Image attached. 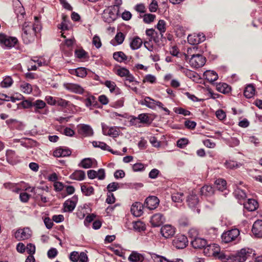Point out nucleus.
Returning a JSON list of instances; mask_svg holds the SVG:
<instances>
[{
  "mask_svg": "<svg viewBox=\"0 0 262 262\" xmlns=\"http://www.w3.org/2000/svg\"><path fill=\"white\" fill-rule=\"evenodd\" d=\"M165 221V219L161 213L155 214L150 219V223L154 227L160 226Z\"/></svg>",
  "mask_w": 262,
  "mask_h": 262,
  "instance_id": "16",
  "label": "nucleus"
},
{
  "mask_svg": "<svg viewBox=\"0 0 262 262\" xmlns=\"http://www.w3.org/2000/svg\"><path fill=\"white\" fill-rule=\"evenodd\" d=\"M249 253L246 249H242L240 251L238 252L235 256L234 262H244L247 258Z\"/></svg>",
  "mask_w": 262,
  "mask_h": 262,
  "instance_id": "21",
  "label": "nucleus"
},
{
  "mask_svg": "<svg viewBox=\"0 0 262 262\" xmlns=\"http://www.w3.org/2000/svg\"><path fill=\"white\" fill-rule=\"evenodd\" d=\"M138 120H140V123H148L149 122V117L147 114L143 113L138 115Z\"/></svg>",
  "mask_w": 262,
  "mask_h": 262,
  "instance_id": "54",
  "label": "nucleus"
},
{
  "mask_svg": "<svg viewBox=\"0 0 262 262\" xmlns=\"http://www.w3.org/2000/svg\"><path fill=\"white\" fill-rule=\"evenodd\" d=\"M113 57L116 61L121 62L127 59L126 55L121 51L116 52L113 54Z\"/></svg>",
  "mask_w": 262,
  "mask_h": 262,
  "instance_id": "38",
  "label": "nucleus"
},
{
  "mask_svg": "<svg viewBox=\"0 0 262 262\" xmlns=\"http://www.w3.org/2000/svg\"><path fill=\"white\" fill-rule=\"evenodd\" d=\"M129 71L124 68L118 69L116 71V74L120 77H125L129 74Z\"/></svg>",
  "mask_w": 262,
  "mask_h": 262,
  "instance_id": "61",
  "label": "nucleus"
},
{
  "mask_svg": "<svg viewBox=\"0 0 262 262\" xmlns=\"http://www.w3.org/2000/svg\"><path fill=\"white\" fill-rule=\"evenodd\" d=\"M226 181L223 179H219L215 181L216 188L221 191L226 189Z\"/></svg>",
  "mask_w": 262,
  "mask_h": 262,
  "instance_id": "35",
  "label": "nucleus"
},
{
  "mask_svg": "<svg viewBox=\"0 0 262 262\" xmlns=\"http://www.w3.org/2000/svg\"><path fill=\"white\" fill-rule=\"evenodd\" d=\"M146 34L147 36L151 37V39L154 40L155 42H158L159 41V39L155 37V35L158 34V32H156L153 29H149L146 30Z\"/></svg>",
  "mask_w": 262,
  "mask_h": 262,
  "instance_id": "46",
  "label": "nucleus"
},
{
  "mask_svg": "<svg viewBox=\"0 0 262 262\" xmlns=\"http://www.w3.org/2000/svg\"><path fill=\"white\" fill-rule=\"evenodd\" d=\"M71 154V151L66 148L59 147L53 152V156L56 157L69 156Z\"/></svg>",
  "mask_w": 262,
  "mask_h": 262,
  "instance_id": "22",
  "label": "nucleus"
},
{
  "mask_svg": "<svg viewBox=\"0 0 262 262\" xmlns=\"http://www.w3.org/2000/svg\"><path fill=\"white\" fill-rule=\"evenodd\" d=\"M92 43L97 49L100 48L102 46L101 39L100 37L97 35H95L93 37L92 40Z\"/></svg>",
  "mask_w": 262,
  "mask_h": 262,
  "instance_id": "59",
  "label": "nucleus"
},
{
  "mask_svg": "<svg viewBox=\"0 0 262 262\" xmlns=\"http://www.w3.org/2000/svg\"><path fill=\"white\" fill-rule=\"evenodd\" d=\"M39 17H34L35 22L32 24L29 21L25 9L22 4L17 3V23L21 26V38L26 44H29L35 40L37 31L41 30Z\"/></svg>",
  "mask_w": 262,
  "mask_h": 262,
  "instance_id": "1",
  "label": "nucleus"
},
{
  "mask_svg": "<svg viewBox=\"0 0 262 262\" xmlns=\"http://www.w3.org/2000/svg\"><path fill=\"white\" fill-rule=\"evenodd\" d=\"M255 93V89L252 85H249L246 87L244 94L248 98H250L253 96Z\"/></svg>",
  "mask_w": 262,
  "mask_h": 262,
  "instance_id": "37",
  "label": "nucleus"
},
{
  "mask_svg": "<svg viewBox=\"0 0 262 262\" xmlns=\"http://www.w3.org/2000/svg\"><path fill=\"white\" fill-rule=\"evenodd\" d=\"M142 41L138 37H136L132 40L130 42V47L133 50L138 49L142 45Z\"/></svg>",
  "mask_w": 262,
  "mask_h": 262,
  "instance_id": "33",
  "label": "nucleus"
},
{
  "mask_svg": "<svg viewBox=\"0 0 262 262\" xmlns=\"http://www.w3.org/2000/svg\"><path fill=\"white\" fill-rule=\"evenodd\" d=\"M216 88L217 91L223 94L228 93L231 91V88L225 83H218L216 86Z\"/></svg>",
  "mask_w": 262,
  "mask_h": 262,
  "instance_id": "31",
  "label": "nucleus"
},
{
  "mask_svg": "<svg viewBox=\"0 0 262 262\" xmlns=\"http://www.w3.org/2000/svg\"><path fill=\"white\" fill-rule=\"evenodd\" d=\"M75 54L76 57L79 59H85L88 57V53L83 49L76 50Z\"/></svg>",
  "mask_w": 262,
  "mask_h": 262,
  "instance_id": "48",
  "label": "nucleus"
},
{
  "mask_svg": "<svg viewBox=\"0 0 262 262\" xmlns=\"http://www.w3.org/2000/svg\"><path fill=\"white\" fill-rule=\"evenodd\" d=\"M204 76L205 78L210 82H213L216 80L218 78V75L217 73L213 71L208 70L204 73Z\"/></svg>",
  "mask_w": 262,
  "mask_h": 262,
  "instance_id": "29",
  "label": "nucleus"
},
{
  "mask_svg": "<svg viewBox=\"0 0 262 262\" xmlns=\"http://www.w3.org/2000/svg\"><path fill=\"white\" fill-rule=\"evenodd\" d=\"M6 157L7 161L11 164H15V153L14 151L8 150L6 152Z\"/></svg>",
  "mask_w": 262,
  "mask_h": 262,
  "instance_id": "36",
  "label": "nucleus"
},
{
  "mask_svg": "<svg viewBox=\"0 0 262 262\" xmlns=\"http://www.w3.org/2000/svg\"><path fill=\"white\" fill-rule=\"evenodd\" d=\"M78 201V196L74 195L71 199L67 200L63 204L65 211H72L75 208Z\"/></svg>",
  "mask_w": 262,
  "mask_h": 262,
  "instance_id": "15",
  "label": "nucleus"
},
{
  "mask_svg": "<svg viewBox=\"0 0 262 262\" xmlns=\"http://www.w3.org/2000/svg\"><path fill=\"white\" fill-rule=\"evenodd\" d=\"M119 8L116 6H110L106 8L102 14L103 20L107 23L113 22L117 17Z\"/></svg>",
  "mask_w": 262,
  "mask_h": 262,
  "instance_id": "2",
  "label": "nucleus"
},
{
  "mask_svg": "<svg viewBox=\"0 0 262 262\" xmlns=\"http://www.w3.org/2000/svg\"><path fill=\"white\" fill-rule=\"evenodd\" d=\"M156 100L150 97H145L143 100H141L139 103L142 105H145L148 108L152 110L156 109Z\"/></svg>",
  "mask_w": 262,
  "mask_h": 262,
  "instance_id": "20",
  "label": "nucleus"
},
{
  "mask_svg": "<svg viewBox=\"0 0 262 262\" xmlns=\"http://www.w3.org/2000/svg\"><path fill=\"white\" fill-rule=\"evenodd\" d=\"M143 82H149L154 83L156 81V77L152 75L148 74L145 76L143 80Z\"/></svg>",
  "mask_w": 262,
  "mask_h": 262,
  "instance_id": "60",
  "label": "nucleus"
},
{
  "mask_svg": "<svg viewBox=\"0 0 262 262\" xmlns=\"http://www.w3.org/2000/svg\"><path fill=\"white\" fill-rule=\"evenodd\" d=\"M244 205L245 208L249 211L255 210L258 207V203L254 199H248Z\"/></svg>",
  "mask_w": 262,
  "mask_h": 262,
  "instance_id": "25",
  "label": "nucleus"
},
{
  "mask_svg": "<svg viewBox=\"0 0 262 262\" xmlns=\"http://www.w3.org/2000/svg\"><path fill=\"white\" fill-rule=\"evenodd\" d=\"M239 231L237 229H232L223 233L221 236L222 242L229 243L239 239Z\"/></svg>",
  "mask_w": 262,
  "mask_h": 262,
  "instance_id": "3",
  "label": "nucleus"
},
{
  "mask_svg": "<svg viewBox=\"0 0 262 262\" xmlns=\"http://www.w3.org/2000/svg\"><path fill=\"white\" fill-rule=\"evenodd\" d=\"M225 166L227 168L235 169L241 166L240 163H237L236 161L229 160L225 163Z\"/></svg>",
  "mask_w": 262,
  "mask_h": 262,
  "instance_id": "43",
  "label": "nucleus"
},
{
  "mask_svg": "<svg viewBox=\"0 0 262 262\" xmlns=\"http://www.w3.org/2000/svg\"><path fill=\"white\" fill-rule=\"evenodd\" d=\"M151 259L154 262H173V260H169L166 257L156 254L154 253H149Z\"/></svg>",
  "mask_w": 262,
  "mask_h": 262,
  "instance_id": "32",
  "label": "nucleus"
},
{
  "mask_svg": "<svg viewBox=\"0 0 262 262\" xmlns=\"http://www.w3.org/2000/svg\"><path fill=\"white\" fill-rule=\"evenodd\" d=\"M102 133L103 135L112 137H116L119 135V129L116 126L108 127L102 124Z\"/></svg>",
  "mask_w": 262,
  "mask_h": 262,
  "instance_id": "11",
  "label": "nucleus"
},
{
  "mask_svg": "<svg viewBox=\"0 0 262 262\" xmlns=\"http://www.w3.org/2000/svg\"><path fill=\"white\" fill-rule=\"evenodd\" d=\"M234 195L238 200H244L247 197L246 192L239 188H237L235 190Z\"/></svg>",
  "mask_w": 262,
  "mask_h": 262,
  "instance_id": "47",
  "label": "nucleus"
},
{
  "mask_svg": "<svg viewBox=\"0 0 262 262\" xmlns=\"http://www.w3.org/2000/svg\"><path fill=\"white\" fill-rule=\"evenodd\" d=\"M143 17V21L145 23L149 24L155 20L156 15L152 14H145Z\"/></svg>",
  "mask_w": 262,
  "mask_h": 262,
  "instance_id": "53",
  "label": "nucleus"
},
{
  "mask_svg": "<svg viewBox=\"0 0 262 262\" xmlns=\"http://www.w3.org/2000/svg\"><path fill=\"white\" fill-rule=\"evenodd\" d=\"M174 112L176 113L183 115L185 116H189L191 114L190 111L185 110L182 107H176L174 108Z\"/></svg>",
  "mask_w": 262,
  "mask_h": 262,
  "instance_id": "58",
  "label": "nucleus"
},
{
  "mask_svg": "<svg viewBox=\"0 0 262 262\" xmlns=\"http://www.w3.org/2000/svg\"><path fill=\"white\" fill-rule=\"evenodd\" d=\"M20 89L21 92L26 94H30L32 91L31 84L28 83H23L21 84Z\"/></svg>",
  "mask_w": 262,
  "mask_h": 262,
  "instance_id": "44",
  "label": "nucleus"
},
{
  "mask_svg": "<svg viewBox=\"0 0 262 262\" xmlns=\"http://www.w3.org/2000/svg\"><path fill=\"white\" fill-rule=\"evenodd\" d=\"M32 106V103L28 100H24L17 103V109L28 108Z\"/></svg>",
  "mask_w": 262,
  "mask_h": 262,
  "instance_id": "49",
  "label": "nucleus"
},
{
  "mask_svg": "<svg viewBox=\"0 0 262 262\" xmlns=\"http://www.w3.org/2000/svg\"><path fill=\"white\" fill-rule=\"evenodd\" d=\"M201 192L202 195L210 196L214 193V189L210 185H205L202 187Z\"/></svg>",
  "mask_w": 262,
  "mask_h": 262,
  "instance_id": "34",
  "label": "nucleus"
},
{
  "mask_svg": "<svg viewBox=\"0 0 262 262\" xmlns=\"http://www.w3.org/2000/svg\"><path fill=\"white\" fill-rule=\"evenodd\" d=\"M13 83V80L10 76L6 77L1 83V86L2 88H8Z\"/></svg>",
  "mask_w": 262,
  "mask_h": 262,
  "instance_id": "50",
  "label": "nucleus"
},
{
  "mask_svg": "<svg viewBox=\"0 0 262 262\" xmlns=\"http://www.w3.org/2000/svg\"><path fill=\"white\" fill-rule=\"evenodd\" d=\"M16 44V38L10 37L5 34L0 33V45L3 48L10 49Z\"/></svg>",
  "mask_w": 262,
  "mask_h": 262,
  "instance_id": "5",
  "label": "nucleus"
},
{
  "mask_svg": "<svg viewBox=\"0 0 262 262\" xmlns=\"http://www.w3.org/2000/svg\"><path fill=\"white\" fill-rule=\"evenodd\" d=\"M217 234V228L212 227L210 228L207 230V235L209 236V237L211 239L215 238Z\"/></svg>",
  "mask_w": 262,
  "mask_h": 262,
  "instance_id": "56",
  "label": "nucleus"
},
{
  "mask_svg": "<svg viewBox=\"0 0 262 262\" xmlns=\"http://www.w3.org/2000/svg\"><path fill=\"white\" fill-rule=\"evenodd\" d=\"M252 232L255 236L257 237H262V220H258L254 223Z\"/></svg>",
  "mask_w": 262,
  "mask_h": 262,
  "instance_id": "17",
  "label": "nucleus"
},
{
  "mask_svg": "<svg viewBox=\"0 0 262 262\" xmlns=\"http://www.w3.org/2000/svg\"><path fill=\"white\" fill-rule=\"evenodd\" d=\"M63 88L70 92L81 95L84 92V89L80 84L76 83L66 82L63 83Z\"/></svg>",
  "mask_w": 262,
  "mask_h": 262,
  "instance_id": "7",
  "label": "nucleus"
},
{
  "mask_svg": "<svg viewBox=\"0 0 262 262\" xmlns=\"http://www.w3.org/2000/svg\"><path fill=\"white\" fill-rule=\"evenodd\" d=\"M82 192L86 196H90L94 193V188L92 186H88L82 185L81 186Z\"/></svg>",
  "mask_w": 262,
  "mask_h": 262,
  "instance_id": "41",
  "label": "nucleus"
},
{
  "mask_svg": "<svg viewBox=\"0 0 262 262\" xmlns=\"http://www.w3.org/2000/svg\"><path fill=\"white\" fill-rule=\"evenodd\" d=\"M145 166L141 163H137L133 165V170L135 172L143 171Z\"/></svg>",
  "mask_w": 262,
  "mask_h": 262,
  "instance_id": "63",
  "label": "nucleus"
},
{
  "mask_svg": "<svg viewBox=\"0 0 262 262\" xmlns=\"http://www.w3.org/2000/svg\"><path fill=\"white\" fill-rule=\"evenodd\" d=\"M0 100H1V102H2L3 101H9L10 100H11L13 102H15V101L16 100V98H15V97H12V96H7V95H6L5 94L0 93Z\"/></svg>",
  "mask_w": 262,
  "mask_h": 262,
  "instance_id": "55",
  "label": "nucleus"
},
{
  "mask_svg": "<svg viewBox=\"0 0 262 262\" xmlns=\"http://www.w3.org/2000/svg\"><path fill=\"white\" fill-rule=\"evenodd\" d=\"M85 178V174L84 171L81 170H75L70 176V178L76 181H82Z\"/></svg>",
  "mask_w": 262,
  "mask_h": 262,
  "instance_id": "27",
  "label": "nucleus"
},
{
  "mask_svg": "<svg viewBox=\"0 0 262 262\" xmlns=\"http://www.w3.org/2000/svg\"><path fill=\"white\" fill-rule=\"evenodd\" d=\"M132 262H143L144 259V256L137 252H133L128 258Z\"/></svg>",
  "mask_w": 262,
  "mask_h": 262,
  "instance_id": "28",
  "label": "nucleus"
},
{
  "mask_svg": "<svg viewBox=\"0 0 262 262\" xmlns=\"http://www.w3.org/2000/svg\"><path fill=\"white\" fill-rule=\"evenodd\" d=\"M78 134L82 137H90L93 135V130L89 125L84 124H81L77 126Z\"/></svg>",
  "mask_w": 262,
  "mask_h": 262,
  "instance_id": "9",
  "label": "nucleus"
},
{
  "mask_svg": "<svg viewBox=\"0 0 262 262\" xmlns=\"http://www.w3.org/2000/svg\"><path fill=\"white\" fill-rule=\"evenodd\" d=\"M119 188V184L117 182L111 183L107 186V189L108 191V192L111 193L117 190Z\"/></svg>",
  "mask_w": 262,
  "mask_h": 262,
  "instance_id": "57",
  "label": "nucleus"
},
{
  "mask_svg": "<svg viewBox=\"0 0 262 262\" xmlns=\"http://www.w3.org/2000/svg\"><path fill=\"white\" fill-rule=\"evenodd\" d=\"M188 42L191 45L199 44L205 40V36L203 33L189 35L187 37Z\"/></svg>",
  "mask_w": 262,
  "mask_h": 262,
  "instance_id": "12",
  "label": "nucleus"
},
{
  "mask_svg": "<svg viewBox=\"0 0 262 262\" xmlns=\"http://www.w3.org/2000/svg\"><path fill=\"white\" fill-rule=\"evenodd\" d=\"M46 103L41 100H37L35 102L32 103V106H34L35 108V112H37V110L38 109L43 108L46 106Z\"/></svg>",
  "mask_w": 262,
  "mask_h": 262,
  "instance_id": "45",
  "label": "nucleus"
},
{
  "mask_svg": "<svg viewBox=\"0 0 262 262\" xmlns=\"http://www.w3.org/2000/svg\"><path fill=\"white\" fill-rule=\"evenodd\" d=\"M192 246L195 249H202L207 245V242L206 239L200 237H194L191 241Z\"/></svg>",
  "mask_w": 262,
  "mask_h": 262,
  "instance_id": "18",
  "label": "nucleus"
},
{
  "mask_svg": "<svg viewBox=\"0 0 262 262\" xmlns=\"http://www.w3.org/2000/svg\"><path fill=\"white\" fill-rule=\"evenodd\" d=\"M17 233L20 234V236L17 235V239L25 240L28 239L30 237L31 235V231L28 228H25L24 229H19L17 230Z\"/></svg>",
  "mask_w": 262,
  "mask_h": 262,
  "instance_id": "23",
  "label": "nucleus"
},
{
  "mask_svg": "<svg viewBox=\"0 0 262 262\" xmlns=\"http://www.w3.org/2000/svg\"><path fill=\"white\" fill-rule=\"evenodd\" d=\"M4 186L6 189L16 192V185L15 183L11 182L6 183L4 184Z\"/></svg>",
  "mask_w": 262,
  "mask_h": 262,
  "instance_id": "62",
  "label": "nucleus"
},
{
  "mask_svg": "<svg viewBox=\"0 0 262 262\" xmlns=\"http://www.w3.org/2000/svg\"><path fill=\"white\" fill-rule=\"evenodd\" d=\"M189 61L191 67L197 69L203 67L205 64L206 58L201 54L198 53L193 55Z\"/></svg>",
  "mask_w": 262,
  "mask_h": 262,
  "instance_id": "6",
  "label": "nucleus"
},
{
  "mask_svg": "<svg viewBox=\"0 0 262 262\" xmlns=\"http://www.w3.org/2000/svg\"><path fill=\"white\" fill-rule=\"evenodd\" d=\"M104 84L110 89L111 93L114 92L115 90L118 89L115 82L112 81L106 80L104 83Z\"/></svg>",
  "mask_w": 262,
  "mask_h": 262,
  "instance_id": "52",
  "label": "nucleus"
},
{
  "mask_svg": "<svg viewBox=\"0 0 262 262\" xmlns=\"http://www.w3.org/2000/svg\"><path fill=\"white\" fill-rule=\"evenodd\" d=\"M143 205L139 202L134 203L130 208L132 213L135 216H140L143 214Z\"/></svg>",
  "mask_w": 262,
  "mask_h": 262,
  "instance_id": "19",
  "label": "nucleus"
},
{
  "mask_svg": "<svg viewBox=\"0 0 262 262\" xmlns=\"http://www.w3.org/2000/svg\"><path fill=\"white\" fill-rule=\"evenodd\" d=\"M72 75H75L77 77L83 78L87 75L86 69L83 67L78 68L76 69L73 70L71 72Z\"/></svg>",
  "mask_w": 262,
  "mask_h": 262,
  "instance_id": "30",
  "label": "nucleus"
},
{
  "mask_svg": "<svg viewBox=\"0 0 262 262\" xmlns=\"http://www.w3.org/2000/svg\"><path fill=\"white\" fill-rule=\"evenodd\" d=\"M220 251V248L217 245L207 244L204 248V254L207 256H211L217 255Z\"/></svg>",
  "mask_w": 262,
  "mask_h": 262,
  "instance_id": "10",
  "label": "nucleus"
},
{
  "mask_svg": "<svg viewBox=\"0 0 262 262\" xmlns=\"http://www.w3.org/2000/svg\"><path fill=\"white\" fill-rule=\"evenodd\" d=\"M171 199L172 201L174 202H182L184 199V196L182 192H176L172 194Z\"/></svg>",
  "mask_w": 262,
  "mask_h": 262,
  "instance_id": "42",
  "label": "nucleus"
},
{
  "mask_svg": "<svg viewBox=\"0 0 262 262\" xmlns=\"http://www.w3.org/2000/svg\"><path fill=\"white\" fill-rule=\"evenodd\" d=\"M199 198L198 195L194 193L193 192L190 193L188 196L186 202L188 207L194 212L199 213L200 209H199Z\"/></svg>",
  "mask_w": 262,
  "mask_h": 262,
  "instance_id": "4",
  "label": "nucleus"
},
{
  "mask_svg": "<svg viewBox=\"0 0 262 262\" xmlns=\"http://www.w3.org/2000/svg\"><path fill=\"white\" fill-rule=\"evenodd\" d=\"M93 145L94 147H99L103 150H110V147L106 143L103 142L94 141L93 142Z\"/></svg>",
  "mask_w": 262,
  "mask_h": 262,
  "instance_id": "51",
  "label": "nucleus"
},
{
  "mask_svg": "<svg viewBox=\"0 0 262 262\" xmlns=\"http://www.w3.org/2000/svg\"><path fill=\"white\" fill-rule=\"evenodd\" d=\"M188 143V140L186 138H181L178 140V147L183 148H184Z\"/></svg>",
  "mask_w": 262,
  "mask_h": 262,
  "instance_id": "64",
  "label": "nucleus"
},
{
  "mask_svg": "<svg viewBox=\"0 0 262 262\" xmlns=\"http://www.w3.org/2000/svg\"><path fill=\"white\" fill-rule=\"evenodd\" d=\"M96 164V161L95 159L88 158L83 159L79 164V166L88 169L93 167Z\"/></svg>",
  "mask_w": 262,
  "mask_h": 262,
  "instance_id": "24",
  "label": "nucleus"
},
{
  "mask_svg": "<svg viewBox=\"0 0 262 262\" xmlns=\"http://www.w3.org/2000/svg\"><path fill=\"white\" fill-rule=\"evenodd\" d=\"M188 241L186 236L182 234L176 236L172 241V245L177 249H184L185 248Z\"/></svg>",
  "mask_w": 262,
  "mask_h": 262,
  "instance_id": "8",
  "label": "nucleus"
},
{
  "mask_svg": "<svg viewBox=\"0 0 262 262\" xmlns=\"http://www.w3.org/2000/svg\"><path fill=\"white\" fill-rule=\"evenodd\" d=\"M197 51L198 47L196 46L187 48V53L185 54V59L186 60H189V56L191 57L193 55L197 54Z\"/></svg>",
  "mask_w": 262,
  "mask_h": 262,
  "instance_id": "40",
  "label": "nucleus"
},
{
  "mask_svg": "<svg viewBox=\"0 0 262 262\" xmlns=\"http://www.w3.org/2000/svg\"><path fill=\"white\" fill-rule=\"evenodd\" d=\"M175 232L174 227L170 225H165L161 228V234L166 238L172 237L175 234Z\"/></svg>",
  "mask_w": 262,
  "mask_h": 262,
  "instance_id": "14",
  "label": "nucleus"
},
{
  "mask_svg": "<svg viewBox=\"0 0 262 262\" xmlns=\"http://www.w3.org/2000/svg\"><path fill=\"white\" fill-rule=\"evenodd\" d=\"M166 23L164 20H159L157 25V28L160 31V35L161 37H163V33L166 31Z\"/></svg>",
  "mask_w": 262,
  "mask_h": 262,
  "instance_id": "39",
  "label": "nucleus"
},
{
  "mask_svg": "<svg viewBox=\"0 0 262 262\" xmlns=\"http://www.w3.org/2000/svg\"><path fill=\"white\" fill-rule=\"evenodd\" d=\"M31 62L37 63L38 67H40L48 65L49 60L44 57H34L31 59Z\"/></svg>",
  "mask_w": 262,
  "mask_h": 262,
  "instance_id": "26",
  "label": "nucleus"
},
{
  "mask_svg": "<svg viewBox=\"0 0 262 262\" xmlns=\"http://www.w3.org/2000/svg\"><path fill=\"white\" fill-rule=\"evenodd\" d=\"M159 203V200L155 196H150L147 198L144 203V206L149 210L156 208Z\"/></svg>",
  "mask_w": 262,
  "mask_h": 262,
  "instance_id": "13",
  "label": "nucleus"
}]
</instances>
